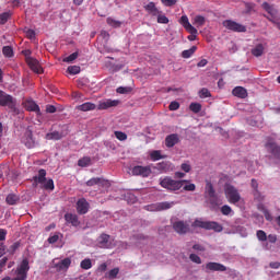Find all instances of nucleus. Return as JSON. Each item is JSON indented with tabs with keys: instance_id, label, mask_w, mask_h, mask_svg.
I'll list each match as a JSON object with an SVG mask.
<instances>
[{
	"instance_id": "nucleus-41",
	"label": "nucleus",
	"mask_w": 280,
	"mask_h": 280,
	"mask_svg": "<svg viewBox=\"0 0 280 280\" xmlns=\"http://www.w3.org/2000/svg\"><path fill=\"white\" fill-rule=\"evenodd\" d=\"M199 97L201 100H207V97H211V92H209V89L203 88L199 91Z\"/></svg>"
},
{
	"instance_id": "nucleus-35",
	"label": "nucleus",
	"mask_w": 280,
	"mask_h": 280,
	"mask_svg": "<svg viewBox=\"0 0 280 280\" xmlns=\"http://www.w3.org/2000/svg\"><path fill=\"white\" fill-rule=\"evenodd\" d=\"M79 167H89L91 165V159L89 156H84L78 161Z\"/></svg>"
},
{
	"instance_id": "nucleus-17",
	"label": "nucleus",
	"mask_w": 280,
	"mask_h": 280,
	"mask_svg": "<svg viewBox=\"0 0 280 280\" xmlns=\"http://www.w3.org/2000/svg\"><path fill=\"white\" fill-rule=\"evenodd\" d=\"M266 148L276 159L280 160V147L276 145L275 142H267Z\"/></svg>"
},
{
	"instance_id": "nucleus-33",
	"label": "nucleus",
	"mask_w": 280,
	"mask_h": 280,
	"mask_svg": "<svg viewBox=\"0 0 280 280\" xmlns=\"http://www.w3.org/2000/svg\"><path fill=\"white\" fill-rule=\"evenodd\" d=\"M117 275H119V268H114L112 270H109L105 277L109 280H113V279H117Z\"/></svg>"
},
{
	"instance_id": "nucleus-59",
	"label": "nucleus",
	"mask_w": 280,
	"mask_h": 280,
	"mask_svg": "<svg viewBox=\"0 0 280 280\" xmlns=\"http://www.w3.org/2000/svg\"><path fill=\"white\" fill-rule=\"evenodd\" d=\"M182 170H183V172H186V174H187V173L191 172V165L189 163H183Z\"/></svg>"
},
{
	"instance_id": "nucleus-20",
	"label": "nucleus",
	"mask_w": 280,
	"mask_h": 280,
	"mask_svg": "<svg viewBox=\"0 0 280 280\" xmlns=\"http://www.w3.org/2000/svg\"><path fill=\"white\" fill-rule=\"evenodd\" d=\"M178 141H179L178 135L172 133V135L167 136L165 139L166 148H174V145H176V143H178Z\"/></svg>"
},
{
	"instance_id": "nucleus-16",
	"label": "nucleus",
	"mask_w": 280,
	"mask_h": 280,
	"mask_svg": "<svg viewBox=\"0 0 280 280\" xmlns=\"http://www.w3.org/2000/svg\"><path fill=\"white\" fill-rule=\"evenodd\" d=\"M144 10L151 16H156L159 14H163V11L159 10V8H156V3H154V2H149L147 5H144Z\"/></svg>"
},
{
	"instance_id": "nucleus-8",
	"label": "nucleus",
	"mask_w": 280,
	"mask_h": 280,
	"mask_svg": "<svg viewBox=\"0 0 280 280\" xmlns=\"http://www.w3.org/2000/svg\"><path fill=\"white\" fill-rule=\"evenodd\" d=\"M21 142L27 148L28 150H32L35 148L38 143L34 139V135L32 133V130H26L21 139Z\"/></svg>"
},
{
	"instance_id": "nucleus-48",
	"label": "nucleus",
	"mask_w": 280,
	"mask_h": 280,
	"mask_svg": "<svg viewBox=\"0 0 280 280\" xmlns=\"http://www.w3.org/2000/svg\"><path fill=\"white\" fill-rule=\"evenodd\" d=\"M10 16H11L10 12H4V13L0 14V24L5 25V23H8V20L10 19Z\"/></svg>"
},
{
	"instance_id": "nucleus-6",
	"label": "nucleus",
	"mask_w": 280,
	"mask_h": 280,
	"mask_svg": "<svg viewBox=\"0 0 280 280\" xmlns=\"http://www.w3.org/2000/svg\"><path fill=\"white\" fill-rule=\"evenodd\" d=\"M133 176H141L142 178H148L152 174V166H133L131 170Z\"/></svg>"
},
{
	"instance_id": "nucleus-25",
	"label": "nucleus",
	"mask_w": 280,
	"mask_h": 280,
	"mask_svg": "<svg viewBox=\"0 0 280 280\" xmlns=\"http://www.w3.org/2000/svg\"><path fill=\"white\" fill-rule=\"evenodd\" d=\"M47 171L44 168L38 171V176L34 177L35 183H38L39 185H43L47 180Z\"/></svg>"
},
{
	"instance_id": "nucleus-14",
	"label": "nucleus",
	"mask_w": 280,
	"mask_h": 280,
	"mask_svg": "<svg viewBox=\"0 0 280 280\" xmlns=\"http://www.w3.org/2000/svg\"><path fill=\"white\" fill-rule=\"evenodd\" d=\"M26 65H28L30 69H32L34 73H43V67L40 66V62H38V60L35 58L27 57Z\"/></svg>"
},
{
	"instance_id": "nucleus-1",
	"label": "nucleus",
	"mask_w": 280,
	"mask_h": 280,
	"mask_svg": "<svg viewBox=\"0 0 280 280\" xmlns=\"http://www.w3.org/2000/svg\"><path fill=\"white\" fill-rule=\"evenodd\" d=\"M194 229H205L206 231H214V233H222L224 228L222 224L215 221H203L202 219H197L191 224Z\"/></svg>"
},
{
	"instance_id": "nucleus-27",
	"label": "nucleus",
	"mask_w": 280,
	"mask_h": 280,
	"mask_svg": "<svg viewBox=\"0 0 280 280\" xmlns=\"http://www.w3.org/2000/svg\"><path fill=\"white\" fill-rule=\"evenodd\" d=\"M151 161H161V159H167V155H162L160 150H154L150 153Z\"/></svg>"
},
{
	"instance_id": "nucleus-45",
	"label": "nucleus",
	"mask_w": 280,
	"mask_h": 280,
	"mask_svg": "<svg viewBox=\"0 0 280 280\" xmlns=\"http://www.w3.org/2000/svg\"><path fill=\"white\" fill-rule=\"evenodd\" d=\"M256 235L259 242H266V240H268V235H266V232L264 230H258L256 232Z\"/></svg>"
},
{
	"instance_id": "nucleus-62",
	"label": "nucleus",
	"mask_w": 280,
	"mask_h": 280,
	"mask_svg": "<svg viewBox=\"0 0 280 280\" xmlns=\"http://www.w3.org/2000/svg\"><path fill=\"white\" fill-rule=\"evenodd\" d=\"M116 93H119L120 95H125V93H128V88L119 86L117 88Z\"/></svg>"
},
{
	"instance_id": "nucleus-29",
	"label": "nucleus",
	"mask_w": 280,
	"mask_h": 280,
	"mask_svg": "<svg viewBox=\"0 0 280 280\" xmlns=\"http://www.w3.org/2000/svg\"><path fill=\"white\" fill-rule=\"evenodd\" d=\"M206 194H208L209 198H215V189H213L211 182H207L206 184Z\"/></svg>"
},
{
	"instance_id": "nucleus-7",
	"label": "nucleus",
	"mask_w": 280,
	"mask_h": 280,
	"mask_svg": "<svg viewBox=\"0 0 280 280\" xmlns=\"http://www.w3.org/2000/svg\"><path fill=\"white\" fill-rule=\"evenodd\" d=\"M0 106H8V108H14L16 106V100L12 95L0 90Z\"/></svg>"
},
{
	"instance_id": "nucleus-12",
	"label": "nucleus",
	"mask_w": 280,
	"mask_h": 280,
	"mask_svg": "<svg viewBox=\"0 0 280 280\" xmlns=\"http://www.w3.org/2000/svg\"><path fill=\"white\" fill-rule=\"evenodd\" d=\"M89 209H90V205H89V201H86V199L81 198L77 201V211L80 215H84L89 213Z\"/></svg>"
},
{
	"instance_id": "nucleus-23",
	"label": "nucleus",
	"mask_w": 280,
	"mask_h": 280,
	"mask_svg": "<svg viewBox=\"0 0 280 280\" xmlns=\"http://www.w3.org/2000/svg\"><path fill=\"white\" fill-rule=\"evenodd\" d=\"M191 23L195 27H202L207 23V18L202 15H195L191 19Z\"/></svg>"
},
{
	"instance_id": "nucleus-24",
	"label": "nucleus",
	"mask_w": 280,
	"mask_h": 280,
	"mask_svg": "<svg viewBox=\"0 0 280 280\" xmlns=\"http://www.w3.org/2000/svg\"><path fill=\"white\" fill-rule=\"evenodd\" d=\"M78 110H82L83 113H89V110H95L97 108V105L95 103L86 102L81 105H79Z\"/></svg>"
},
{
	"instance_id": "nucleus-37",
	"label": "nucleus",
	"mask_w": 280,
	"mask_h": 280,
	"mask_svg": "<svg viewBox=\"0 0 280 280\" xmlns=\"http://www.w3.org/2000/svg\"><path fill=\"white\" fill-rule=\"evenodd\" d=\"M155 16L158 19V23H160L162 25H167V23H170V19L167 16H165V14H163V13H159Z\"/></svg>"
},
{
	"instance_id": "nucleus-42",
	"label": "nucleus",
	"mask_w": 280,
	"mask_h": 280,
	"mask_svg": "<svg viewBox=\"0 0 280 280\" xmlns=\"http://www.w3.org/2000/svg\"><path fill=\"white\" fill-rule=\"evenodd\" d=\"M19 200V197L14 194H10L7 196V203L8 205H16V201Z\"/></svg>"
},
{
	"instance_id": "nucleus-56",
	"label": "nucleus",
	"mask_w": 280,
	"mask_h": 280,
	"mask_svg": "<svg viewBox=\"0 0 280 280\" xmlns=\"http://www.w3.org/2000/svg\"><path fill=\"white\" fill-rule=\"evenodd\" d=\"M7 235H8V230L0 229V242H5Z\"/></svg>"
},
{
	"instance_id": "nucleus-36",
	"label": "nucleus",
	"mask_w": 280,
	"mask_h": 280,
	"mask_svg": "<svg viewBox=\"0 0 280 280\" xmlns=\"http://www.w3.org/2000/svg\"><path fill=\"white\" fill-rule=\"evenodd\" d=\"M189 110H191V113L198 114L200 110H202V105L200 103H190Z\"/></svg>"
},
{
	"instance_id": "nucleus-52",
	"label": "nucleus",
	"mask_w": 280,
	"mask_h": 280,
	"mask_svg": "<svg viewBox=\"0 0 280 280\" xmlns=\"http://www.w3.org/2000/svg\"><path fill=\"white\" fill-rule=\"evenodd\" d=\"M147 211H159V202L158 203H151L144 207Z\"/></svg>"
},
{
	"instance_id": "nucleus-21",
	"label": "nucleus",
	"mask_w": 280,
	"mask_h": 280,
	"mask_svg": "<svg viewBox=\"0 0 280 280\" xmlns=\"http://www.w3.org/2000/svg\"><path fill=\"white\" fill-rule=\"evenodd\" d=\"M265 50H266V44H257L252 49V54L255 56V58H259V57L264 56Z\"/></svg>"
},
{
	"instance_id": "nucleus-22",
	"label": "nucleus",
	"mask_w": 280,
	"mask_h": 280,
	"mask_svg": "<svg viewBox=\"0 0 280 280\" xmlns=\"http://www.w3.org/2000/svg\"><path fill=\"white\" fill-rule=\"evenodd\" d=\"M24 106L26 110H30L32 113H40V107H38V104H36V102L34 101H31V100L26 101L24 103Z\"/></svg>"
},
{
	"instance_id": "nucleus-63",
	"label": "nucleus",
	"mask_w": 280,
	"mask_h": 280,
	"mask_svg": "<svg viewBox=\"0 0 280 280\" xmlns=\"http://www.w3.org/2000/svg\"><path fill=\"white\" fill-rule=\"evenodd\" d=\"M268 241L270 244H275L277 242V235L276 234H269L268 235Z\"/></svg>"
},
{
	"instance_id": "nucleus-19",
	"label": "nucleus",
	"mask_w": 280,
	"mask_h": 280,
	"mask_svg": "<svg viewBox=\"0 0 280 280\" xmlns=\"http://www.w3.org/2000/svg\"><path fill=\"white\" fill-rule=\"evenodd\" d=\"M65 220L68 224H72V226H80V220L78 219V214L66 213Z\"/></svg>"
},
{
	"instance_id": "nucleus-58",
	"label": "nucleus",
	"mask_w": 280,
	"mask_h": 280,
	"mask_svg": "<svg viewBox=\"0 0 280 280\" xmlns=\"http://www.w3.org/2000/svg\"><path fill=\"white\" fill-rule=\"evenodd\" d=\"M20 246H21V243H19V242L13 243V244L11 245V247H10L11 253H12V254L16 253V250H19V247H20Z\"/></svg>"
},
{
	"instance_id": "nucleus-28",
	"label": "nucleus",
	"mask_w": 280,
	"mask_h": 280,
	"mask_svg": "<svg viewBox=\"0 0 280 280\" xmlns=\"http://www.w3.org/2000/svg\"><path fill=\"white\" fill-rule=\"evenodd\" d=\"M46 139L48 141H60V139H62V133L58 132V131H52L50 133L46 135Z\"/></svg>"
},
{
	"instance_id": "nucleus-39",
	"label": "nucleus",
	"mask_w": 280,
	"mask_h": 280,
	"mask_svg": "<svg viewBox=\"0 0 280 280\" xmlns=\"http://www.w3.org/2000/svg\"><path fill=\"white\" fill-rule=\"evenodd\" d=\"M109 240H110V235L102 234L100 236V244H101V246H103V248H106V244H108Z\"/></svg>"
},
{
	"instance_id": "nucleus-15",
	"label": "nucleus",
	"mask_w": 280,
	"mask_h": 280,
	"mask_svg": "<svg viewBox=\"0 0 280 280\" xmlns=\"http://www.w3.org/2000/svg\"><path fill=\"white\" fill-rule=\"evenodd\" d=\"M261 8L265 12H268V14H270L271 19H269V21H271L272 23H277V21H275L277 19V9H275V7L268 2H264Z\"/></svg>"
},
{
	"instance_id": "nucleus-53",
	"label": "nucleus",
	"mask_w": 280,
	"mask_h": 280,
	"mask_svg": "<svg viewBox=\"0 0 280 280\" xmlns=\"http://www.w3.org/2000/svg\"><path fill=\"white\" fill-rule=\"evenodd\" d=\"M25 35L31 40H33V38H36V32H34V30H32V28L26 30Z\"/></svg>"
},
{
	"instance_id": "nucleus-49",
	"label": "nucleus",
	"mask_w": 280,
	"mask_h": 280,
	"mask_svg": "<svg viewBox=\"0 0 280 280\" xmlns=\"http://www.w3.org/2000/svg\"><path fill=\"white\" fill-rule=\"evenodd\" d=\"M102 183V178L93 177L86 182L88 187H93V185H100Z\"/></svg>"
},
{
	"instance_id": "nucleus-57",
	"label": "nucleus",
	"mask_w": 280,
	"mask_h": 280,
	"mask_svg": "<svg viewBox=\"0 0 280 280\" xmlns=\"http://www.w3.org/2000/svg\"><path fill=\"white\" fill-rule=\"evenodd\" d=\"M58 240H60V236L58 234H54L52 236H50L48 238V243L49 244H56V242H58Z\"/></svg>"
},
{
	"instance_id": "nucleus-18",
	"label": "nucleus",
	"mask_w": 280,
	"mask_h": 280,
	"mask_svg": "<svg viewBox=\"0 0 280 280\" xmlns=\"http://www.w3.org/2000/svg\"><path fill=\"white\" fill-rule=\"evenodd\" d=\"M232 95L240 97L241 100H245V97H248V92L242 86H236L233 89Z\"/></svg>"
},
{
	"instance_id": "nucleus-11",
	"label": "nucleus",
	"mask_w": 280,
	"mask_h": 280,
	"mask_svg": "<svg viewBox=\"0 0 280 280\" xmlns=\"http://www.w3.org/2000/svg\"><path fill=\"white\" fill-rule=\"evenodd\" d=\"M118 105H119V101L105 98V100L98 102L97 109L98 110H107V108H113Z\"/></svg>"
},
{
	"instance_id": "nucleus-50",
	"label": "nucleus",
	"mask_w": 280,
	"mask_h": 280,
	"mask_svg": "<svg viewBox=\"0 0 280 280\" xmlns=\"http://www.w3.org/2000/svg\"><path fill=\"white\" fill-rule=\"evenodd\" d=\"M78 56H79L78 51L72 52L68 57L63 58V62H73V60H78Z\"/></svg>"
},
{
	"instance_id": "nucleus-47",
	"label": "nucleus",
	"mask_w": 280,
	"mask_h": 280,
	"mask_svg": "<svg viewBox=\"0 0 280 280\" xmlns=\"http://www.w3.org/2000/svg\"><path fill=\"white\" fill-rule=\"evenodd\" d=\"M107 24H109L110 27H120L121 26V22H119L113 18H107Z\"/></svg>"
},
{
	"instance_id": "nucleus-40",
	"label": "nucleus",
	"mask_w": 280,
	"mask_h": 280,
	"mask_svg": "<svg viewBox=\"0 0 280 280\" xmlns=\"http://www.w3.org/2000/svg\"><path fill=\"white\" fill-rule=\"evenodd\" d=\"M185 184L183 185L184 191H196V184H191L190 180L184 182Z\"/></svg>"
},
{
	"instance_id": "nucleus-61",
	"label": "nucleus",
	"mask_w": 280,
	"mask_h": 280,
	"mask_svg": "<svg viewBox=\"0 0 280 280\" xmlns=\"http://www.w3.org/2000/svg\"><path fill=\"white\" fill-rule=\"evenodd\" d=\"M107 268H108V265H106V262H103L98 266L97 272H106Z\"/></svg>"
},
{
	"instance_id": "nucleus-10",
	"label": "nucleus",
	"mask_w": 280,
	"mask_h": 280,
	"mask_svg": "<svg viewBox=\"0 0 280 280\" xmlns=\"http://www.w3.org/2000/svg\"><path fill=\"white\" fill-rule=\"evenodd\" d=\"M173 229L179 235H185L186 233H189V223L184 221H176L173 223Z\"/></svg>"
},
{
	"instance_id": "nucleus-3",
	"label": "nucleus",
	"mask_w": 280,
	"mask_h": 280,
	"mask_svg": "<svg viewBox=\"0 0 280 280\" xmlns=\"http://www.w3.org/2000/svg\"><path fill=\"white\" fill-rule=\"evenodd\" d=\"M179 23L183 25L184 30L190 34L188 40L194 42L198 38V28L189 23V18L187 15H182Z\"/></svg>"
},
{
	"instance_id": "nucleus-51",
	"label": "nucleus",
	"mask_w": 280,
	"mask_h": 280,
	"mask_svg": "<svg viewBox=\"0 0 280 280\" xmlns=\"http://www.w3.org/2000/svg\"><path fill=\"white\" fill-rule=\"evenodd\" d=\"M189 259L194 264H202V259H200V256H198L196 254H190Z\"/></svg>"
},
{
	"instance_id": "nucleus-9",
	"label": "nucleus",
	"mask_w": 280,
	"mask_h": 280,
	"mask_svg": "<svg viewBox=\"0 0 280 280\" xmlns=\"http://www.w3.org/2000/svg\"><path fill=\"white\" fill-rule=\"evenodd\" d=\"M71 266V258H65L62 260L54 259L52 267L57 270V272H67L69 267Z\"/></svg>"
},
{
	"instance_id": "nucleus-60",
	"label": "nucleus",
	"mask_w": 280,
	"mask_h": 280,
	"mask_svg": "<svg viewBox=\"0 0 280 280\" xmlns=\"http://www.w3.org/2000/svg\"><path fill=\"white\" fill-rule=\"evenodd\" d=\"M8 264V257H3L0 259V272H3V268H5V265Z\"/></svg>"
},
{
	"instance_id": "nucleus-30",
	"label": "nucleus",
	"mask_w": 280,
	"mask_h": 280,
	"mask_svg": "<svg viewBox=\"0 0 280 280\" xmlns=\"http://www.w3.org/2000/svg\"><path fill=\"white\" fill-rule=\"evenodd\" d=\"M221 213L222 215H235V212L233 211V208H231V206L229 205H224L221 207Z\"/></svg>"
},
{
	"instance_id": "nucleus-26",
	"label": "nucleus",
	"mask_w": 280,
	"mask_h": 280,
	"mask_svg": "<svg viewBox=\"0 0 280 280\" xmlns=\"http://www.w3.org/2000/svg\"><path fill=\"white\" fill-rule=\"evenodd\" d=\"M176 202L174 201H162L158 202V209L159 211H167V209H172Z\"/></svg>"
},
{
	"instance_id": "nucleus-43",
	"label": "nucleus",
	"mask_w": 280,
	"mask_h": 280,
	"mask_svg": "<svg viewBox=\"0 0 280 280\" xmlns=\"http://www.w3.org/2000/svg\"><path fill=\"white\" fill-rule=\"evenodd\" d=\"M114 135L118 141H126L128 139V135L124 131H115Z\"/></svg>"
},
{
	"instance_id": "nucleus-31",
	"label": "nucleus",
	"mask_w": 280,
	"mask_h": 280,
	"mask_svg": "<svg viewBox=\"0 0 280 280\" xmlns=\"http://www.w3.org/2000/svg\"><path fill=\"white\" fill-rule=\"evenodd\" d=\"M82 270H91L93 268V262L91 261V258H85L80 264Z\"/></svg>"
},
{
	"instance_id": "nucleus-13",
	"label": "nucleus",
	"mask_w": 280,
	"mask_h": 280,
	"mask_svg": "<svg viewBox=\"0 0 280 280\" xmlns=\"http://www.w3.org/2000/svg\"><path fill=\"white\" fill-rule=\"evenodd\" d=\"M207 272H224L226 271V266L219 262H208L206 265Z\"/></svg>"
},
{
	"instance_id": "nucleus-5",
	"label": "nucleus",
	"mask_w": 280,
	"mask_h": 280,
	"mask_svg": "<svg viewBox=\"0 0 280 280\" xmlns=\"http://www.w3.org/2000/svg\"><path fill=\"white\" fill-rule=\"evenodd\" d=\"M223 27H225V30H230V32H237V33L246 32V26L233 20L223 21Z\"/></svg>"
},
{
	"instance_id": "nucleus-32",
	"label": "nucleus",
	"mask_w": 280,
	"mask_h": 280,
	"mask_svg": "<svg viewBox=\"0 0 280 280\" xmlns=\"http://www.w3.org/2000/svg\"><path fill=\"white\" fill-rule=\"evenodd\" d=\"M197 49H198V47L192 46V47H190L189 49L184 50V51L182 52V57H184V58H191V57L194 56V54H196V50H197Z\"/></svg>"
},
{
	"instance_id": "nucleus-34",
	"label": "nucleus",
	"mask_w": 280,
	"mask_h": 280,
	"mask_svg": "<svg viewBox=\"0 0 280 280\" xmlns=\"http://www.w3.org/2000/svg\"><path fill=\"white\" fill-rule=\"evenodd\" d=\"M2 54L5 58H12V56H14V49H12L11 46H4L2 48Z\"/></svg>"
},
{
	"instance_id": "nucleus-46",
	"label": "nucleus",
	"mask_w": 280,
	"mask_h": 280,
	"mask_svg": "<svg viewBox=\"0 0 280 280\" xmlns=\"http://www.w3.org/2000/svg\"><path fill=\"white\" fill-rule=\"evenodd\" d=\"M252 187L255 189V192H254L255 198H257V200H264L262 197H259V191H257V187H258L257 180L252 179Z\"/></svg>"
},
{
	"instance_id": "nucleus-64",
	"label": "nucleus",
	"mask_w": 280,
	"mask_h": 280,
	"mask_svg": "<svg viewBox=\"0 0 280 280\" xmlns=\"http://www.w3.org/2000/svg\"><path fill=\"white\" fill-rule=\"evenodd\" d=\"M46 113H56V106L47 105L46 106Z\"/></svg>"
},
{
	"instance_id": "nucleus-38",
	"label": "nucleus",
	"mask_w": 280,
	"mask_h": 280,
	"mask_svg": "<svg viewBox=\"0 0 280 280\" xmlns=\"http://www.w3.org/2000/svg\"><path fill=\"white\" fill-rule=\"evenodd\" d=\"M67 71L68 73H70V75H78V73H80L82 69L80 68V66H69Z\"/></svg>"
},
{
	"instance_id": "nucleus-2",
	"label": "nucleus",
	"mask_w": 280,
	"mask_h": 280,
	"mask_svg": "<svg viewBox=\"0 0 280 280\" xmlns=\"http://www.w3.org/2000/svg\"><path fill=\"white\" fill-rule=\"evenodd\" d=\"M185 183H189V179L176 180L172 177L160 178V185L163 189H167L168 191H178L183 189V185Z\"/></svg>"
},
{
	"instance_id": "nucleus-4",
	"label": "nucleus",
	"mask_w": 280,
	"mask_h": 280,
	"mask_svg": "<svg viewBox=\"0 0 280 280\" xmlns=\"http://www.w3.org/2000/svg\"><path fill=\"white\" fill-rule=\"evenodd\" d=\"M225 198L230 205H237L240 200H242V196H240V191L236 190L235 187L231 185L225 186Z\"/></svg>"
},
{
	"instance_id": "nucleus-54",
	"label": "nucleus",
	"mask_w": 280,
	"mask_h": 280,
	"mask_svg": "<svg viewBox=\"0 0 280 280\" xmlns=\"http://www.w3.org/2000/svg\"><path fill=\"white\" fill-rule=\"evenodd\" d=\"M170 110H178L180 108V104L176 101L171 102L168 106Z\"/></svg>"
},
{
	"instance_id": "nucleus-55",
	"label": "nucleus",
	"mask_w": 280,
	"mask_h": 280,
	"mask_svg": "<svg viewBox=\"0 0 280 280\" xmlns=\"http://www.w3.org/2000/svg\"><path fill=\"white\" fill-rule=\"evenodd\" d=\"M177 0H164L162 3L166 8H172V5H176Z\"/></svg>"
},
{
	"instance_id": "nucleus-44",
	"label": "nucleus",
	"mask_w": 280,
	"mask_h": 280,
	"mask_svg": "<svg viewBox=\"0 0 280 280\" xmlns=\"http://www.w3.org/2000/svg\"><path fill=\"white\" fill-rule=\"evenodd\" d=\"M43 185L44 189H47L49 191H54L55 189L54 179H47Z\"/></svg>"
}]
</instances>
